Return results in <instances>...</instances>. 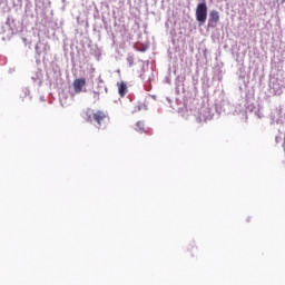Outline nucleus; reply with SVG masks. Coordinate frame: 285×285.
Instances as JSON below:
<instances>
[{
  "label": "nucleus",
  "instance_id": "obj_1",
  "mask_svg": "<svg viewBox=\"0 0 285 285\" xmlns=\"http://www.w3.org/2000/svg\"><path fill=\"white\" fill-rule=\"evenodd\" d=\"M82 117L85 121L92 124L95 121V126L98 129L106 128L107 124H110V116L108 112L104 110H92L90 108L82 111Z\"/></svg>",
  "mask_w": 285,
  "mask_h": 285
},
{
  "label": "nucleus",
  "instance_id": "obj_2",
  "mask_svg": "<svg viewBox=\"0 0 285 285\" xmlns=\"http://www.w3.org/2000/svg\"><path fill=\"white\" fill-rule=\"evenodd\" d=\"M206 19H208V7L206 6V2H200L196 7V20L200 26H204Z\"/></svg>",
  "mask_w": 285,
  "mask_h": 285
},
{
  "label": "nucleus",
  "instance_id": "obj_3",
  "mask_svg": "<svg viewBox=\"0 0 285 285\" xmlns=\"http://www.w3.org/2000/svg\"><path fill=\"white\" fill-rule=\"evenodd\" d=\"M86 86V78H78L73 80V90L77 95L83 90V87Z\"/></svg>",
  "mask_w": 285,
  "mask_h": 285
},
{
  "label": "nucleus",
  "instance_id": "obj_4",
  "mask_svg": "<svg viewBox=\"0 0 285 285\" xmlns=\"http://www.w3.org/2000/svg\"><path fill=\"white\" fill-rule=\"evenodd\" d=\"M208 23L209 26H212V28H215L217 23H219V11L217 10L210 11Z\"/></svg>",
  "mask_w": 285,
  "mask_h": 285
},
{
  "label": "nucleus",
  "instance_id": "obj_5",
  "mask_svg": "<svg viewBox=\"0 0 285 285\" xmlns=\"http://www.w3.org/2000/svg\"><path fill=\"white\" fill-rule=\"evenodd\" d=\"M117 86H118V92L120 97H126V95H128V85H126V82L121 80L120 82L117 83Z\"/></svg>",
  "mask_w": 285,
  "mask_h": 285
},
{
  "label": "nucleus",
  "instance_id": "obj_6",
  "mask_svg": "<svg viewBox=\"0 0 285 285\" xmlns=\"http://www.w3.org/2000/svg\"><path fill=\"white\" fill-rule=\"evenodd\" d=\"M135 131H136V132H146V135H150V132L145 129L144 122H141V121H138V122L136 124Z\"/></svg>",
  "mask_w": 285,
  "mask_h": 285
},
{
  "label": "nucleus",
  "instance_id": "obj_7",
  "mask_svg": "<svg viewBox=\"0 0 285 285\" xmlns=\"http://www.w3.org/2000/svg\"><path fill=\"white\" fill-rule=\"evenodd\" d=\"M276 144H279V141H282V137L281 136H276Z\"/></svg>",
  "mask_w": 285,
  "mask_h": 285
},
{
  "label": "nucleus",
  "instance_id": "obj_8",
  "mask_svg": "<svg viewBox=\"0 0 285 285\" xmlns=\"http://www.w3.org/2000/svg\"><path fill=\"white\" fill-rule=\"evenodd\" d=\"M283 1H285V0H283Z\"/></svg>",
  "mask_w": 285,
  "mask_h": 285
}]
</instances>
